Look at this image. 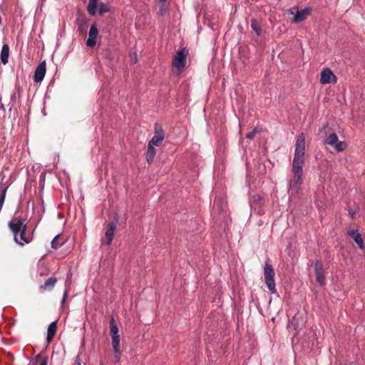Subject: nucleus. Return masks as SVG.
Returning <instances> with one entry per match:
<instances>
[{
  "mask_svg": "<svg viewBox=\"0 0 365 365\" xmlns=\"http://www.w3.org/2000/svg\"><path fill=\"white\" fill-rule=\"evenodd\" d=\"M68 291L67 289H65L64 292H63V298H62V300H61V306L63 307L64 305V303L66 302V299L68 297Z\"/></svg>",
  "mask_w": 365,
  "mask_h": 365,
  "instance_id": "nucleus-34",
  "label": "nucleus"
},
{
  "mask_svg": "<svg viewBox=\"0 0 365 365\" xmlns=\"http://www.w3.org/2000/svg\"><path fill=\"white\" fill-rule=\"evenodd\" d=\"M262 200V197L259 195H255L252 197L251 203L259 202Z\"/></svg>",
  "mask_w": 365,
  "mask_h": 365,
  "instance_id": "nucleus-32",
  "label": "nucleus"
},
{
  "mask_svg": "<svg viewBox=\"0 0 365 365\" xmlns=\"http://www.w3.org/2000/svg\"><path fill=\"white\" fill-rule=\"evenodd\" d=\"M274 270L272 264L270 263L269 260L267 259L265 262L264 266V277L265 279V284L267 287L269 292L272 294L277 293L276 289V284L274 280Z\"/></svg>",
  "mask_w": 365,
  "mask_h": 365,
  "instance_id": "nucleus-3",
  "label": "nucleus"
},
{
  "mask_svg": "<svg viewBox=\"0 0 365 365\" xmlns=\"http://www.w3.org/2000/svg\"><path fill=\"white\" fill-rule=\"evenodd\" d=\"M167 12V9L164 5H162L159 9V14L162 16H165Z\"/></svg>",
  "mask_w": 365,
  "mask_h": 365,
  "instance_id": "nucleus-33",
  "label": "nucleus"
},
{
  "mask_svg": "<svg viewBox=\"0 0 365 365\" xmlns=\"http://www.w3.org/2000/svg\"><path fill=\"white\" fill-rule=\"evenodd\" d=\"M98 6V0H89L87 10L91 16H94L96 14Z\"/></svg>",
  "mask_w": 365,
  "mask_h": 365,
  "instance_id": "nucleus-20",
  "label": "nucleus"
},
{
  "mask_svg": "<svg viewBox=\"0 0 365 365\" xmlns=\"http://www.w3.org/2000/svg\"><path fill=\"white\" fill-rule=\"evenodd\" d=\"M76 365H81V362L79 356H76Z\"/></svg>",
  "mask_w": 365,
  "mask_h": 365,
  "instance_id": "nucleus-37",
  "label": "nucleus"
},
{
  "mask_svg": "<svg viewBox=\"0 0 365 365\" xmlns=\"http://www.w3.org/2000/svg\"><path fill=\"white\" fill-rule=\"evenodd\" d=\"M324 143L334 147L337 152L344 150L346 146L344 142L339 140L338 136L335 133L327 135L324 140Z\"/></svg>",
  "mask_w": 365,
  "mask_h": 365,
  "instance_id": "nucleus-5",
  "label": "nucleus"
},
{
  "mask_svg": "<svg viewBox=\"0 0 365 365\" xmlns=\"http://www.w3.org/2000/svg\"><path fill=\"white\" fill-rule=\"evenodd\" d=\"M348 235L354 239L355 242L359 245L361 249L364 248V241L361 235L357 230H351L348 231Z\"/></svg>",
  "mask_w": 365,
  "mask_h": 365,
  "instance_id": "nucleus-14",
  "label": "nucleus"
},
{
  "mask_svg": "<svg viewBox=\"0 0 365 365\" xmlns=\"http://www.w3.org/2000/svg\"><path fill=\"white\" fill-rule=\"evenodd\" d=\"M290 326L292 327L294 330H297L298 329L299 322L297 316H294L292 317V321L290 322Z\"/></svg>",
  "mask_w": 365,
  "mask_h": 365,
  "instance_id": "nucleus-28",
  "label": "nucleus"
},
{
  "mask_svg": "<svg viewBox=\"0 0 365 365\" xmlns=\"http://www.w3.org/2000/svg\"><path fill=\"white\" fill-rule=\"evenodd\" d=\"M102 56H103V58H106V59H108L109 61H112L113 59V58H114V55L113 53V51L109 48H106L103 50Z\"/></svg>",
  "mask_w": 365,
  "mask_h": 365,
  "instance_id": "nucleus-24",
  "label": "nucleus"
},
{
  "mask_svg": "<svg viewBox=\"0 0 365 365\" xmlns=\"http://www.w3.org/2000/svg\"><path fill=\"white\" fill-rule=\"evenodd\" d=\"M165 138V132L161 128L155 127V135L149 141L148 145L151 146H159L163 141Z\"/></svg>",
  "mask_w": 365,
  "mask_h": 365,
  "instance_id": "nucleus-10",
  "label": "nucleus"
},
{
  "mask_svg": "<svg viewBox=\"0 0 365 365\" xmlns=\"http://www.w3.org/2000/svg\"><path fill=\"white\" fill-rule=\"evenodd\" d=\"M293 9H297V13L293 18V22L294 23H299L304 21L312 11V9L309 7H306L301 11H299L297 7H294Z\"/></svg>",
  "mask_w": 365,
  "mask_h": 365,
  "instance_id": "nucleus-11",
  "label": "nucleus"
},
{
  "mask_svg": "<svg viewBox=\"0 0 365 365\" xmlns=\"http://www.w3.org/2000/svg\"><path fill=\"white\" fill-rule=\"evenodd\" d=\"M32 232H34V231ZM19 240L21 242H24V245L25 244L30 243L31 242H32V240L34 239L33 233L28 234L26 232V230H24L22 232H19Z\"/></svg>",
  "mask_w": 365,
  "mask_h": 365,
  "instance_id": "nucleus-17",
  "label": "nucleus"
},
{
  "mask_svg": "<svg viewBox=\"0 0 365 365\" xmlns=\"http://www.w3.org/2000/svg\"><path fill=\"white\" fill-rule=\"evenodd\" d=\"M8 227L14 235V242L20 246H24V242L19 240V233L24 230H27V225L22 218H14L8 223Z\"/></svg>",
  "mask_w": 365,
  "mask_h": 365,
  "instance_id": "nucleus-2",
  "label": "nucleus"
},
{
  "mask_svg": "<svg viewBox=\"0 0 365 365\" xmlns=\"http://www.w3.org/2000/svg\"><path fill=\"white\" fill-rule=\"evenodd\" d=\"M155 153L156 151L155 148L151 146V145H148V150L146 153V161L148 163L151 164L153 162Z\"/></svg>",
  "mask_w": 365,
  "mask_h": 365,
  "instance_id": "nucleus-19",
  "label": "nucleus"
},
{
  "mask_svg": "<svg viewBox=\"0 0 365 365\" xmlns=\"http://www.w3.org/2000/svg\"><path fill=\"white\" fill-rule=\"evenodd\" d=\"M188 54L189 52L186 48L178 51L172 62L173 66L179 71H182L185 66Z\"/></svg>",
  "mask_w": 365,
  "mask_h": 365,
  "instance_id": "nucleus-4",
  "label": "nucleus"
},
{
  "mask_svg": "<svg viewBox=\"0 0 365 365\" xmlns=\"http://www.w3.org/2000/svg\"><path fill=\"white\" fill-rule=\"evenodd\" d=\"M104 242H105L104 240H103V239H102V240H101V243H102V244H103Z\"/></svg>",
  "mask_w": 365,
  "mask_h": 365,
  "instance_id": "nucleus-40",
  "label": "nucleus"
},
{
  "mask_svg": "<svg viewBox=\"0 0 365 365\" xmlns=\"http://www.w3.org/2000/svg\"><path fill=\"white\" fill-rule=\"evenodd\" d=\"M9 46L8 44H4L0 54V60L3 64H6L9 61Z\"/></svg>",
  "mask_w": 365,
  "mask_h": 365,
  "instance_id": "nucleus-16",
  "label": "nucleus"
},
{
  "mask_svg": "<svg viewBox=\"0 0 365 365\" xmlns=\"http://www.w3.org/2000/svg\"><path fill=\"white\" fill-rule=\"evenodd\" d=\"M87 27V23L84 21L79 24L78 30L80 33H83L86 31Z\"/></svg>",
  "mask_w": 365,
  "mask_h": 365,
  "instance_id": "nucleus-30",
  "label": "nucleus"
},
{
  "mask_svg": "<svg viewBox=\"0 0 365 365\" xmlns=\"http://www.w3.org/2000/svg\"><path fill=\"white\" fill-rule=\"evenodd\" d=\"M257 133V130L256 128H255L254 130L250 131L249 133H247L246 134V138L247 139H252L255 136Z\"/></svg>",
  "mask_w": 365,
  "mask_h": 365,
  "instance_id": "nucleus-31",
  "label": "nucleus"
},
{
  "mask_svg": "<svg viewBox=\"0 0 365 365\" xmlns=\"http://www.w3.org/2000/svg\"><path fill=\"white\" fill-rule=\"evenodd\" d=\"M57 329V322H51L47 329V334H46V342L49 344L52 339H53Z\"/></svg>",
  "mask_w": 365,
  "mask_h": 365,
  "instance_id": "nucleus-15",
  "label": "nucleus"
},
{
  "mask_svg": "<svg viewBox=\"0 0 365 365\" xmlns=\"http://www.w3.org/2000/svg\"><path fill=\"white\" fill-rule=\"evenodd\" d=\"M9 186H0V208L3 207Z\"/></svg>",
  "mask_w": 365,
  "mask_h": 365,
  "instance_id": "nucleus-22",
  "label": "nucleus"
},
{
  "mask_svg": "<svg viewBox=\"0 0 365 365\" xmlns=\"http://www.w3.org/2000/svg\"><path fill=\"white\" fill-rule=\"evenodd\" d=\"M337 78L329 68H324L321 72L320 83L322 84L336 83Z\"/></svg>",
  "mask_w": 365,
  "mask_h": 365,
  "instance_id": "nucleus-6",
  "label": "nucleus"
},
{
  "mask_svg": "<svg viewBox=\"0 0 365 365\" xmlns=\"http://www.w3.org/2000/svg\"><path fill=\"white\" fill-rule=\"evenodd\" d=\"M1 108L3 110H4V105H3V104H1Z\"/></svg>",
  "mask_w": 365,
  "mask_h": 365,
  "instance_id": "nucleus-39",
  "label": "nucleus"
},
{
  "mask_svg": "<svg viewBox=\"0 0 365 365\" xmlns=\"http://www.w3.org/2000/svg\"><path fill=\"white\" fill-rule=\"evenodd\" d=\"M114 359L115 362H119L120 360L121 351L120 349H113Z\"/></svg>",
  "mask_w": 365,
  "mask_h": 365,
  "instance_id": "nucleus-29",
  "label": "nucleus"
},
{
  "mask_svg": "<svg viewBox=\"0 0 365 365\" xmlns=\"http://www.w3.org/2000/svg\"><path fill=\"white\" fill-rule=\"evenodd\" d=\"M48 364V356H45L40 362L39 365H47Z\"/></svg>",
  "mask_w": 365,
  "mask_h": 365,
  "instance_id": "nucleus-36",
  "label": "nucleus"
},
{
  "mask_svg": "<svg viewBox=\"0 0 365 365\" xmlns=\"http://www.w3.org/2000/svg\"><path fill=\"white\" fill-rule=\"evenodd\" d=\"M120 335H115L111 336V344L113 349H120Z\"/></svg>",
  "mask_w": 365,
  "mask_h": 365,
  "instance_id": "nucleus-23",
  "label": "nucleus"
},
{
  "mask_svg": "<svg viewBox=\"0 0 365 365\" xmlns=\"http://www.w3.org/2000/svg\"><path fill=\"white\" fill-rule=\"evenodd\" d=\"M57 282V278L54 277H49L45 282L39 287V291L44 292L45 291H51L53 289Z\"/></svg>",
  "mask_w": 365,
  "mask_h": 365,
  "instance_id": "nucleus-13",
  "label": "nucleus"
},
{
  "mask_svg": "<svg viewBox=\"0 0 365 365\" xmlns=\"http://www.w3.org/2000/svg\"><path fill=\"white\" fill-rule=\"evenodd\" d=\"M116 229V223L114 222H110L108 225L107 230L105 233V237H106V244L107 245H110L113 241V237H114V232Z\"/></svg>",
  "mask_w": 365,
  "mask_h": 365,
  "instance_id": "nucleus-12",
  "label": "nucleus"
},
{
  "mask_svg": "<svg viewBox=\"0 0 365 365\" xmlns=\"http://www.w3.org/2000/svg\"><path fill=\"white\" fill-rule=\"evenodd\" d=\"M314 269L317 282L320 285L325 284V276L324 272V267L320 260H316L314 264Z\"/></svg>",
  "mask_w": 365,
  "mask_h": 365,
  "instance_id": "nucleus-7",
  "label": "nucleus"
},
{
  "mask_svg": "<svg viewBox=\"0 0 365 365\" xmlns=\"http://www.w3.org/2000/svg\"><path fill=\"white\" fill-rule=\"evenodd\" d=\"M118 325L115 323V321L113 317H111L110 320V336H115V335H119L118 334Z\"/></svg>",
  "mask_w": 365,
  "mask_h": 365,
  "instance_id": "nucleus-21",
  "label": "nucleus"
},
{
  "mask_svg": "<svg viewBox=\"0 0 365 365\" xmlns=\"http://www.w3.org/2000/svg\"><path fill=\"white\" fill-rule=\"evenodd\" d=\"M41 358V354H37L35 358L34 359V361H33V364L32 365H36L38 360Z\"/></svg>",
  "mask_w": 365,
  "mask_h": 365,
  "instance_id": "nucleus-35",
  "label": "nucleus"
},
{
  "mask_svg": "<svg viewBox=\"0 0 365 365\" xmlns=\"http://www.w3.org/2000/svg\"><path fill=\"white\" fill-rule=\"evenodd\" d=\"M89 37L86 41V46L88 47H93L96 46L97 42V38L98 36V30L96 23H93L89 30Z\"/></svg>",
  "mask_w": 365,
  "mask_h": 365,
  "instance_id": "nucleus-9",
  "label": "nucleus"
},
{
  "mask_svg": "<svg viewBox=\"0 0 365 365\" xmlns=\"http://www.w3.org/2000/svg\"><path fill=\"white\" fill-rule=\"evenodd\" d=\"M60 235L58 234L56 235L52 240L51 242V248L54 249V250H57L58 247H60V246L61 245H59L58 244L57 242V240H58V238L59 237Z\"/></svg>",
  "mask_w": 365,
  "mask_h": 365,
  "instance_id": "nucleus-26",
  "label": "nucleus"
},
{
  "mask_svg": "<svg viewBox=\"0 0 365 365\" xmlns=\"http://www.w3.org/2000/svg\"><path fill=\"white\" fill-rule=\"evenodd\" d=\"M108 11H109V7L107 4H103V3L100 4V5L98 6V12L100 14H105Z\"/></svg>",
  "mask_w": 365,
  "mask_h": 365,
  "instance_id": "nucleus-25",
  "label": "nucleus"
},
{
  "mask_svg": "<svg viewBox=\"0 0 365 365\" xmlns=\"http://www.w3.org/2000/svg\"><path fill=\"white\" fill-rule=\"evenodd\" d=\"M118 218H119V216H118V214H116V215H115V220H116V221H118Z\"/></svg>",
  "mask_w": 365,
  "mask_h": 365,
  "instance_id": "nucleus-38",
  "label": "nucleus"
},
{
  "mask_svg": "<svg viewBox=\"0 0 365 365\" xmlns=\"http://www.w3.org/2000/svg\"><path fill=\"white\" fill-rule=\"evenodd\" d=\"M305 156V136L300 133L296 140L294 158L292 165L293 178L289 182V192L297 195L302 184L303 166Z\"/></svg>",
  "mask_w": 365,
  "mask_h": 365,
  "instance_id": "nucleus-1",
  "label": "nucleus"
},
{
  "mask_svg": "<svg viewBox=\"0 0 365 365\" xmlns=\"http://www.w3.org/2000/svg\"><path fill=\"white\" fill-rule=\"evenodd\" d=\"M252 29L255 32L257 36H261L262 33V24L260 21L257 19H252L250 22Z\"/></svg>",
  "mask_w": 365,
  "mask_h": 365,
  "instance_id": "nucleus-18",
  "label": "nucleus"
},
{
  "mask_svg": "<svg viewBox=\"0 0 365 365\" xmlns=\"http://www.w3.org/2000/svg\"><path fill=\"white\" fill-rule=\"evenodd\" d=\"M46 61H43L36 68L34 76V81L36 83H41L46 75Z\"/></svg>",
  "mask_w": 365,
  "mask_h": 365,
  "instance_id": "nucleus-8",
  "label": "nucleus"
},
{
  "mask_svg": "<svg viewBox=\"0 0 365 365\" xmlns=\"http://www.w3.org/2000/svg\"><path fill=\"white\" fill-rule=\"evenodd\" d=\"M16 102V93L14 92V93H11V96H10V102L9 103V105L10 106V108H9L10 110L14 107Z\"/></svg>",
  "mask_w": 365,
  "mask_h": 365,
  "instance_id": "nucleus-27",
  "label": "nucleus"
}]
</instances>
